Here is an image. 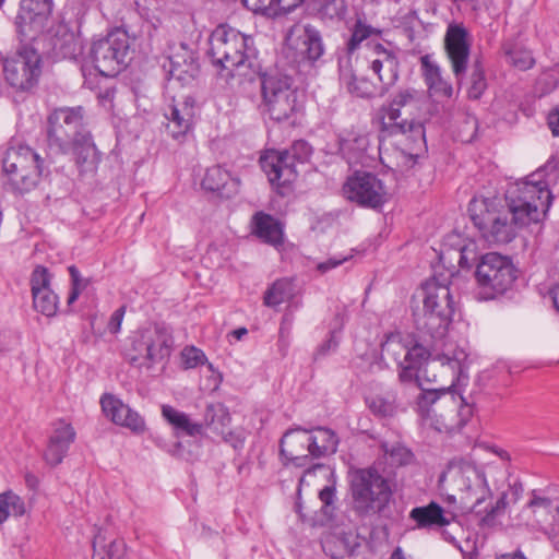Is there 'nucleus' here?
<instances>
[{
  "label": "nucleus",
  "mask_w": 559,
  "mask_h": 559,
  "mask_svg": "<svg viewBox=\"0 0 559 559\" xmlns=\"http://www.w3.org/2000/svg\"><path fill=\"white\" fill-rule=\"evenodd\" d=\"M507 209L498 198H474L468 213L481 237L491 245L511 242L520 228L542 222L554 195L544 180L532 182L526 177L510 185L504 194Z\"/></svg>",
  "instance_id": "f257e3e1"
},
{
  "label": "nucleus",
  "mask_w": 559,
  "mask_h": 559,
  "mask_svg": "<svg viewBox=\"0 0 559 559\" xmlns=\"http://www.w3.org/2000/svg\"><path fill=\"white\" fill-rule=\"evenodd\" d=\"M46 142L49 158L72 153L81 175L97 170L100 157L86 128L84 107L53 109L47 117Z\"/></svg>",
  "instance_id": "f03ea898"
},
{
  "label": "nucleus",
  "mask_w": 559,
  "mask_h": 559,
  "mask_svg": "<svg viewBox=\"0 0 559 559\" xmlns=\"http://www.w3.org/2000/svg\"><path fill=\"white\" fill-rule=\"evenodd\" d=\"M448 388L423 390L417 396V412L424 423L439 432L460 430L473 416V406L461 394Z\"/></svg>",
  "instance_id": "7ed1b4c3"
},
{
  "label": "nucleus",
  "mask_w": 559,
  "mask_h": 559,
  "mask_svg": "<svg viewBox=\"0 0 559 559\" xmlns=\"http://www.w3.org/2000/svg\"><path fill=\"white\" fill-rule=\"evenodd\" d=\"M424 99L423 92L414 87H401L391 100L379 108L380 136H404L412 144V148L425 146L426 133L421 122L415 119H402V109L417 108Z\"/></svg>",
  "instance_id": "20e7f679"
},
{
  "label": "nucleus",
  "mask_w": 559,
  "mask_h": 559,
  "mask_svg": "<svg viewBox=\"0 0 559 559\" xmlns=\"http://www.w3.org/2000/svg\"><path fill=\"white\" fill-rule=\"evenodd\" d=\"M260 80L263 112L276 122L296 126L304 100L293 78L277 70H270L262 73Z\"/></svg>",
  "instance_id": "39448f33"
},
{
  "label": "nucleus",
  "mask_w": 559,
  "mask_h": 559,
  "mask_svg": "<svg viewBox=\"0 0 559 559\" xmlns=\"http://www.w3.org/2000/svg\"><path fill=\"white\" fill-rule=\"evenodd\" d=\"M255 56L253 38L227 24L216 26L209 37L207 57L218 69L233 72L251 68Z\"/></svg>",
  "instance_id": "423d86ee"
},
{
  "label": "nucleus",
  "mask_w": 559,
  "mask_h": 559,
  "mask_svg": "<svg viewBox=\"0 0 559 559\" xmlns=\"http://www.w3.org/2000/svg\"><path fill=\"white\" fill-rule=\"evenodd\" d=\"M440 481H448L452 491H457L461 512L483 514V503L491 496L481 468L466 461L451 463Z\"/></svg>",
  "instance_id": "0eeeda50"
},
{
  "label": "nucleus",
  "mask_w": 559,
  "mask_h": 559,
  "mask_svg": "<svg viewBox=\"0 0 559 559\" xmlns=\"http://www.w3.org/2000/svg\"><path fill=\"white\" fill-rule=\"evenodd\" d=\"M423 309L416 314V324L431 335L442 338L452 321L454 301L448 285L436 281L427 282L423 288Z\"/></svg>",
  "instance_id": "6e6552de"
},
{
  "label": "nucleus",
  "mask_w": 559,
  "mask_h": 559,
  "mask_svg": "<svg viewBox=\"0 0 559 559\" xmlns=\"http://www.w3.org/2000/svg\"><path fill=\"white\" fill-rule=\"evenodd\" d=\"M350 488L353 508L361 516L382 512L393 495L390 481L373 467L354 472Z\"/></svg>",
  "instance_id": "1a4fd4ad"
},
{
  "label": "nucleus",
  "mask_w": 559,
  "mask_h": 559,
  "mask_svg": "<svg viewBox=\"0 0 559 559\" xmlns=\"http://www.w3.org/2000/svg\"><path fill=\"white\" fill-rule=\"evenodd\" d=\"M479 300H490L507 292L516 278L512 261L497 252L484 254L475 272Z\"/></svg>",
  "instance_id": "9d476101"
},
{
  "label": "nucleus",
  "mask_w": 559,
  "mask_h": 559,
  "mask_svg": "<svg viewBox=\"0 0 559 559\" xmlns=\"http://www.w3.org/2000/svg\"><path fill=\"white\" fill-rule=\"evenodd\" d=\"M130 40L126 31L116 28L105 37L92 43L88 58L94 68L104 76H116L130 60Z\"/></svg>",
  "instance_id": "9b49d317"
},
{
  "label": "nucleus",
  "mask_w": 559,
  "mask_h": 559,
  "mask_svg": "<svg viewBox=\"0 0 559 559\" xmlns=\"http://www.w3.org/2000/svg\"><path fill=\"white\" fill-rule=\"evenodd\" d=\"M312 152V146L307 141L297 140L288 148L264 151L259 158V163L265 175L306 174L310 171L309 165Z\"/></svg>",
  "instance_id": "f8f14e48"
},
{
  "label": "nucleus",
  "mask_w": 559,
  "mask_h": 559,
  "mask_svg": "<svg viewBox=\"0 0 559 559\" xmlns=\"http://www.w3.org/2000/svg\"><path fill=\"white\" fill-rule=\"evenodd\" d=\"M3 74L8 84L16 91L34 88L41 74L40 55L31 47H23L3 60Z\"/></svg>",
  "instance_id": "ddd939ff"
},
{
  "label": "nucleus",
  "mask_w": 559,
  "mask_h": 559,
  "mask_svg": "<svg viewBox=\"0 0 559 559\" xmlns=\"http://www.w3.org/2000/svg\"><path fill=\"white\" fill-rule=\"evenodd\" d=\"M173 344V336L166 328L156 325L154 329H146L133 342L138 355L131 357V361L151 367L170 355Z\"/></svg>",
  "instance_id": "4468645a"
},
{
  "label": "nucleus",
  "mask_w": 559,
  "mask_h": 559,
  "mask_svg": "<svg viewBox=\"0 0 559 559\" xmlns=\"http://www.w3.org/2000/svg\"><path fill=\"white\" fill-rule=\"evenodd\" d=\"M309 440V429L296 427L288 429L280 442V454L284 459L285 466L307 468L305 475L299 479V486L305 483L306 475L323 467L322 464H312Z\"/></svg>",
  "instance_id": "2eb2a0df"
},
{
  "label": "nucleus",
  "mask_w": 559,
  "mask_h": 559,
  "mask_svg": "<svg viewBox=\"0 0 559 559\" xmlns=\"http://www.w3.org/2000/svg\"><path fill=\"white\" fill-rule=\"evenodd\" d=\"M342 191L346 200L362 207L378 209L388 201V192L378 177H347Z\"/></svg>",
  "instance_id": "dca6fc26"
},
{
  "label": "nucleus",
  "mask_w": 559,
  "mask_h": 559,
  "mask_svg": "<svg viewBox=\"0 0 559 559\" xmlns=\"http://www.w3.org/2000/svg\"><path fill=\"white\" fill-rule=\"evenodd\" d=\"M53 163V158L48 157V160H46L27 145L9 147L2 158V167L5 175H14L16 173L43 175L44 173L60 171L58 167H49Z\"/></svg>",
  "instance_id": "f3484780"
},
{
  "label": "nucleus",
  "mask_w": 559,
  "mask_h": 559,
  "mask_svg": "<svg viewBox=\"0 0 559 559\" xmlns=\"http://www.w3.org/2000/svg\"><path fill=\"white\" fill-rule=\"evenodd\" d=\"M430 357V352L423 344L415 343L411 345L408 343L405 362H409L423 369L424 376L428 381L437 382L436 374H432V378L428 376L429 370H435L438 364L443 372L451 371L454 379H460L463 373V361L466 358V355L463 350L455 354L453 357H449L448 355H443L438 360L433 359L428 361Z\"/></svg>",
  "instance_id": "a211bd4d"
},
{
  "label": "nucleus",
  "mask_w": 559,
  "mask_h": 559,
  "mask_svg": "<svg viewBox=\"0 0 559 559\" xmlns=\"http://www.w3.org/2000/svg\"><path fill=\"white\" fill-rule=\"evenodd\" d=\"M444 49L451 62L452 72L457 83L461 84L467 70L471 53L468 32L463 24L451 23L448 25L444 36Z\"/></svg>",
  "instance_id": "6ab92c4d"
},
{
  "label": "nucleus",
  "mask_w": 559,
  "mask_h": 559,
  "mask_svg": "<svg viewBox=\"0 0 559 559\" xmlns=\"http://www.w3.org/2000/svg\"><path fill=\"white\" fill-rule=\"evenodd\" d=\"M300 62L314 66L324 55V44L320 31L310 25L294 26L287 37Z\"/></svg>",
  "instance_id": "aec40b11"
},
{
  "label": "nucleus",
  "mask_w": 559,
  "mask_h": 559,
  "mask_svg": "<svg viewBox=\"0 0 559 559\" xmlns=\"http://www.w3.org/2000/svg\"><path fill=\"white\" fill-rule=\"evenodd\" d=\"M52 12V0H21L16 25L22 35L39 33Z\"/></svg>",
  "instance_id": "412c9836"
},
{
  "label": "nucleus",
  "mask_w": 559,
  "mask_h": 559,
  "mask_svg": "<svg viewBox=\"0 0 559 559\" xmlns=\"http://www.w3.org/2000/svg\"><path fill=\"white\" fill-rule=\"evenodd\" d=\"M103 413L114 424L126 427L133 432H142L145 429V421L138 412L124 404L120 399L106 393L100 399Z\"/></svg>",
  "instance_id": "4be33fe9"
},
{
  "label": "nucleus",
  "mask_w": 559,
  "mask_h": 559,
  "mask_svg": "<svg viewBox=\"0 0 559 559\" xmlns=\"http://www.w3.org/2000/svg\"><path fill=\"white\" fill-rule=\"evenodd\" d=\"M75 437L76 432L71 424L64 420L55 423L43 454L45 462L50 466L59 465L68 454L71 444L75 441Z\"/></svg>",
  "instance_id": "5701e85b"
},
{
  "label": "nucleus",
  "mask_w": 559,
  "mask_h": 559,
  "mask_svg": "<svg viewBox=\"0 0 559 559\" xmlns=\"http://www.w3.org/2000/svg\"><path fill=\"white\" fill-rule=\"evenodd\" d=\"M49 46L56 59L76 60L83 51L80 36L64 23H59L52 27Z\"/></svg>",
  "instance_id": "b1692460"
},
{
  "label": "nucleus",
  "mask_w": 559,
  "mask_h": 559,
  "mask_svg": "<svg viewBox=\"0 0 559 559\" xmlns=\"http://www.w3.org/2000/svg\"><path fill=\"white\" fill-rule=\"evenodd\" d=\"M194 115V102L190 96L181 103L169 106L165 118L168 120L167 132L173 139L179 140L192 129Z\"/></svg>",
  "instance_id": "393cba45"
},
{
  "label": "nucleus",
  "mask_w": 559,
  "mask_h": 559,
  "mask_svg": "<svg viewBox=\"0 0 559 559\" xmlns=\"http://www.w3.org/2000/svg\"><path fill=\"white\" fill-rule=\"evenodd\" d=\"M456 518L452 510H444L436 502L424 507H416L411 510L409 519L416 523L418 528L443 527L449 525Z\"/></svg>",
  "instance_id": "a878e982"
},
{
  "label": "nucleus",
  "mask_w": 559,
  "mask_h": 559,
  "mask_svg": "<svg viewBox=\"0 0 559 559\" xmlns=\"http://www.w3.org/2000/svg\"><path fill=\"white\" fill-rule=\"evenodd\" d=\"M522 493V483L519 479L510 480L508 483V488L501 491L496 503H488L483 508V514H480L479 521L483 524L490 525L498 516L506 512L508 507L516 503Z\"/></svg>",
  "instance_id": "bb28decb"
},
{
  "label": "nucleus",
  "mask_w": 559,
  "mask_h": 559,
  "mask_svg": "<svg viewBox=\"0 0 559 559\" xmlns=\"http://www.w3.org/2000/svg\"><path fill=\"white\" fill-rule=\"evenodd\" d=\"M252 234L263 242L280 247L284 242V227L278 219L264 212H257L251 219Z\"/></svg>",
  "instance_id": "cd10ccee"
},
{
  "label": "nucleus",
  "mask_w": 559,
  "mask_h": 559,
  "mask_svg": "<svg viewBox=\"0 0 559 559\" xmlns=\"http://www.w3.org/2000/svg\"><path fill=\"white\" fill-rule=\"evenodd\" d=\"M378 48L381 49V58L372 60L370 69L378 75L382 84L380 95H383L397 82L400 62L393 52L388 51L381 45H378Z\"/></svg>",
  "instance_id": "c85d7f7f"
},
{
  "label": "nucleus",
  "mask_w": 559,
  "mask_h": 559,
  "mask_svg": "<svg viewBox=\"0 0 559 559\" xmlns=\"http://www.w3.org/2000/svg\"><path fill=\"white\" fill-rule=\"evenodd\" d=\"M420 70L430 93L447 98L452 97V84L443 79L441 68L436 61H433L430 55H424L420 57Z\"/></svg>",
  "instance_id": "c756f323"
},
{
  "label": "nucleus",
  "mask_w": 559,
  "mask_h": 559,
  "mask_svg": "<svg viewBox=\"0 0 559 559\" xmlns=\"http://www.w3.org/2000/svg\"><path fill=\"white\" fill-rule=\"evenodd\" d=\"M309 453L313 459L324 457L334 454L338 447V437L326 427H316L309 430Z\"/></svg>",
  "instance_id": "7c9ffc66"
},
{
  "label": "nucleus",
  "mask_w": 559,
  "mask_h": 559,
  "mask_svg": "<svg viewBox=\"0 0 559 559\" xmlns=\"http://www.w3.org/2000/svg\"><path fill=\"white\" fill-rule=\"evenodd\" d=\"M340 80L347 91L360 98H371L377 95V86L367 78H358L350 66L349 59L340 63Z\"/></svg>",
  "instance_id": "2f4dec72"
},
{
  "label": "nucleus",
  "mask_w": 559,
  "mask_h": 559,
  "mask_svg": "<svg viewBox=\"0 0 559 559\" xmlns=\"http://www.w3.org/2000/svg\"><path fill=\"white\" fill-rule=\"evenodd\" d=\"M163 417L177 430L190 437L203 435V425L195 423L190 417L173 406L164 405L162 407Z\"/></svg>",
  "instance_id": "473e14b6"
},
{
  "label": "nucleus",
  "mask_w": 559,
  "mask_h": 559,
  "mask_svg": "<svg viewBox=\"0 0 559 559\" xmlns=\"http://www.w3.org/2000/svg\"><path fill=\"white\" fill-rule=\"evenodd\" d=\"M231 417L226 406L222 403L209 404L203 415V430L209 429L212 433H223L230 425Z\"/></svg>",
  "instance_id": "72a5a7b5"
},
{
  "label": "nucleus",
  "mask_w": 559,
  "mask_h": 559,
  "mask_svg": "<svg viewBox=\"0 0 559 559\" xmlns=\"http://www.w3.org/2000/svg\"><path fill=\"white\" fill-rule=\"evenodd\" d=\"M200 186L213 197L230 198L238 191L240 180L237 177H202Z\"/></svg>",
  "instance_id": "f704fd0d"
},
{
  "label": "nucleus",
  "mask_w": 559,
  "mask_h": 559,
  "mask_svg": "<svg viewBox=\"0 0 559 559\" xmlns=\"http://www.w3.org/2000/svg\"><path fill=\"white\" fill-rule=\"evenodd\" d=\"M408 342L403 338L401 333H390L381 343V354L383 357L393 359L397 366L405 362Z\"/></svg>",
  "instance_id": "c9c22d12"
},
{
  "label": "nucleus",
  "mask_w": 559,
  "mask_h": 559,
  "mask_svg": "<svg viewBox=\"0 0 559 559\" xmlns=\"http://www.w3.org/2000/svg\"><path fill=\"white\" fill-rule=\"evenodd\" d=\"M293 296V283L286 278L277 280L264 293L263 304L266 307L273 308L288 301Z\"/></svg>",
  "instance_id": "e433bc0d"
},
{
  "label": "nucleus",
  "mask_w": 559,
  "mask_h": 559,
  "mask_svg": "<svg viewBox=\"0 0 559 559\" xmlns=\"http://www.w3.org/2000/svg\"><path fill=\"white\" fill-rule=\"evenodd\" d=\"M528 508L532 509L535 521L540 525L542 531L543 526L548 525L551 515L559 510V507L555 506L551 499L539 496L535 490L532 492Z\"/></svg>",
  "instance_id": "4c0bfd02"
},
{
  "label": "nucleus",
  "mask_w": 559,
  "mask_h": 559,
  "mask_svg": "<svg viewBox=\"0 0 559 559\" xmlns=\"http://www.w3.org/2000/svg\"><path fill=\"white\" fill-rule=\"evenodd\" d=\"M503 50L508 62L521 71H526L535 64L531 50L518 44L508 41L503 45Z\"/></svg>",
  "instance_id": "58836bf2"
},
{
  "label": "nucleus",
  "mask_w": 559,
  "mask_h": 559,
  "mask_svg": "<svg viewBox=\"0 0 559 559\" xmlns=\"http://www.w3.org/2000/svg\"><path fill=\"white\" fill-rule=\"evenodd\" d=\"M25 512L24 501L14 492L0 493V524L9 516H21Z\"/></svg>",
  "instance_id": "ea45409f"
},
{
  "label": "nucleus",
  "mask_w": 559,
  "mask_h": 559,
  "mask_svg": "<svg viewBox=\"0 0 559 559\" xmlns=\"http://www.w3.org/2000/svg\"><path fill=\"white\" fill-rule=\"evenodd\" d=\"M314 9L322 20H342L347 7L345 0H314Z\"/></svg>",
  "instance_id": "a19ab883"
},
{
  "label": "nucleus",
  "mask_w": 559,
  "mask_h": 559,
  "mask_svg": "<svg viewBox=\"0 0 559 559\" xmlns=\"http://www.w3.org/2000/svg\"><path fill=\"white\" fill-rule=\"evenodd\" d=\"M487 90V79L485 69L479 60L473 63L469 75V86L467 88V97L469 99H479Z\"/></svg>",
  "instance_id": "79ce46f5"
},
{
  "label": "nucleus",
  "mask_w": 559,
  "mask_h": 559,
  "mask_svg": "<svg viewBox=\"0 0 559 559\" xmlns=\"http://www.w3.org/2000/svg\"><path fill=\"white\" fill-rule=\"evenodd\" d=\"M34 308L46 317H53L58 310V296L51 290H41L33 295Z\"/></svg>",
  "instance_id": "37998d69"
},
{
  "label": "nucleus",
  "mask_w": 559,
  "mask_h": 559,
  "mask_svg": "<svg viewBox=\"0 0 559 559\" xmlns=\"http://www.w3.org/2000/svg\"><path fill=\"white\" fill-rule=\"evenodd\" d=\"M384 453L389 456L392 465L405 466L409 465L414 461L413 452L402 444H394L390 448L388 444L382 445Z\"/></svg>",
  "instance_id": "c03bdc74"
},
{
  "label": "nucleus",
  "mask_w": 559,
  "mask_h": 559,
  "mask_svg": "<svg viewBox=\"0 0 559 559\" xmlns=\"http://www.w3.org/2000/svg\"><path fill=\"white\" fill-rule=\"evenodd\" d=\"M181 361L186 369L197 368L198 366L204 365L206 362L205 354L194 347V346H186L181 350Z\"/></svg>",
  "instance_id": "a18cd8bd"
},
{
  "label": "nucleus",
  "mask_w": 559,
  "mask_h": 559,
  "mask_svg": "<svg viewBox=\"0 0 559 559\" xmlns=\"http://www.w3.org/2000/svg\"><path fill=\"white\" fill-rule=\"evenodd\" d=\"M370 411L382 417L392 416L395 412V404L393 399L374 396L368 400Z\"/></svg>",
  "instance_id": "49530a36"
},
{
  "label": "nucleus",
  "mask_w": 559,
  "mask_h": 559,
  "mask_svg": "<svg viewBox=\"0 0 559 559\" xmlns=\"http://www.w3.org/2000/svg\"><path fill=\"white\" fill-rule=\"evenodd\" d=\"M368 146L369 139L366 134H353L342 142V150L348 153L352 152L355 156L365 153Z\"/></svg>",
  "instance_id": "de8ad7c7"
},
{
  "label": "nucleus",
  "mask_w": 559,
  "mask_h": 559,
  "mask_svg": "<svg viewBox=\"0 0 559 559\" xmlns=\"http://www.w3.org/2000/svg\"><path fill=\"white\" fill-rule=\"evenodd\" d=\"M371 27L358 20L347 41L348 51H355L360 46V44L371 35Z\"/></svg>",
  "instance_id": "09e8293b"
},
{
  "label": "nucleus",
  "mask_w": 559,
  "mask_h": 559,
  "mask_svg": "<svg viewBox=\"0 0 559 559\" xmlns=\"http://www.w3.org/2000/svg\"><path fill=\"white\" fill-rule=\"evenodd\" d=\"M50 275L48 270L44 266H37L32 274L31 285H32V294L35 295L37 292L51 289L50 286Z\"/></svg>",
  "instance_id": "8fccbe9b"
},
{
  "label": "nucleus",
  "mask_w": 559,
  "mask_h": 559,
  "mask_svg": "<svg viewBox=\"0 0 559 559\" xmlns=\"http://www.w3.org/2000/svg\"><path fill=\"white\" fill-rule=\"evenodd\" d=\"M271 188L281 197H288L293 193V181L288 177H270Z\"/></svg>",
  "instance_id": "3c124183"
},
{
  "label": "nucleus",
  "mask_w": 559,
  "mask_h": 559,
  "mask_svg": "<svg viewBox=\"0 0 559 559\" xmlns=\"http://www.w3.org/2000/svg\"><path fill=\"white\" fill-rule=\"evenodd\" d=\"M217 436L221 437L224 442L231 445L235 450H241L243 448L246 438L242 430L237 429L226 431L225 429L223 433H218Z\"/></svg>",
  "instance_id": "603ef678"
},
{
  "label": "nucleus",
  "mask_w": 559,
  "mask_h": 559,
  "mask_svg": "<svg viewBox=\"0 0 559 559\" xmlns=\"http://www.w3.org/2000/svg\"><path fill=\"white\" fill-rule=\"evenodd\" d=\"M69 273L71 275L72 289L68 297V304L71 305L78 299L79 295L81 294L82 289L84 288V285L82 284L81 274L75 266H73V265L70 266Z\"/></svg>",
  "instance_id": "864d4df0"
},
{
  "label": "nucleus",
  "mask_w": 559,
  "mask_h": 559,
  "mask_svg": "<svg viewBox=\"0 0 559 559\" xmlns=\"http://www.w3.org/2000/svg\"><path fill=\"white\" fill-rule=\"evenodd\" d=\"M400 372L399 378L401 382L408 383L414 380H418L419 376L418 372H423V369L412 365L409 362H404L402 366H399Z\"/></svg>",
  "instance_id": "5fc2aeb1"
},
{
  "label": "nucleus",
  "mask_w": 559,
  "mask_h": 559,
  "mask_svg": "<svg viewBox=\"0 0 559 559\" xmlns=\"http://www.w3.org/2000/svg\"><path fill=\"white\" fill-rule=\"evenodd\" d=\"M543 532L548 536L554 545L559 544V510L551 515V520L548 525L543 526Z\"/></svg>",
  "instance_id": "6e6d98bb"
},
{
  "label": "nucleus",
  "mask_w": 559,
  "mask_h": 559,
  "mask_svg": "<svg viewBox=\"0 0 559 559\" xmlns=\"http://www.w3.org/2000/svg\"><path fill=\"white\" fill-rule=\"evenodd\" d=\"M27 178L28 177H11L7 185L13 192L23 194L29 191L32 187L36 186V182L25 186Z\"/></svg>",
  "instance_id": "4d7b16f0"
},
{
  "label": "nucleus",
  "mask_w": 559,
  "mask_h": 559,
  "mask_svg": "<svg viewBox=\"0 0 559 559\" xmlns=\"http://www.w3.org/2000/svg\"><path fill=\"white\" fill-rule=\"evenodd\" d=\"M127 547L122 539H115L110 543L107 555L109 559H124Z\"/></svg>",
  "instance_id": "13d9d810"
},
{
  "label": "nucleus",
  "mask_w": 559,
  "mask_h": 559,
  "mask_svg": "<svg viewBox=\"0 0 559 559\" xmlns=\"http://www.w3.org/2000/svg\"><path fill=\"white\" fill-rule=\"evenodd\" d=\"M124 312H126V308L120 307L117 310H115L114 313L111 314L108 325H107L108 331L111 334H117L120 331L121 323H122V320L124 317Z\"/></svg>",
  "instance_id": "bf43d9fd"
},
{
  "label": "nucleus",
  "mask_w": 559,
  "mask_h": 559,
  "mask_svg": "<svg viewBox=\"0 0 559 559\" xmlns=\"http://www.w3.org/2000/svg\"><path fill=\"white\" fill-rule=\"evenodd\" d=\"M348 259H349V257L329 258L326 261L318 263L317 270L321 274H324V273L340 266L341 264L346 262Z\"/></svg>",
  "instance_id": "052dcab7"
},
{
  "label": "nucleus",
  "mask_w": 559,
  "mask_h": 559,
  "mask_svg": "<svg viewBox=\"0 0 559 559\" xmlns=\"http://www.w3.org/2000/svg\"><path fill=\"white\" fill-rule=\"evenodd\" d=\"M559 175V157L552 156L550 157L545 165L539 167L535 173L532 175Z\"/></svg>",
  "instance_id": "680f3d73"
},
{
  "label": "nucleus",
  "mask_w": 559,
  "mask_h": 559,
  "mask_svg": "<svg viewBox=\"0 0 559 559\" xmlns=\"http://www.w3.org/2000/svg\"><path fill=\"white\" fill-rule=\"evenodd\" d=\"M319 499L321 500V502L325 507H330V506L333 504L334 499H335V485H334V483L323 487L319 491Z\"/></svg>",
  "instance_id": "e2e57ef3"
},
{
  "label": "nucleus",
  "mask_w": 559,
  "mask_h": 559,
  "mask_svg": "<svg viewBox=\"0 0 559 559\" xmlns=\"http://www.w3.org/2000/svg\"><path fill=\"white\" fill-rule=\"evenodd\" d=\"M281 8V0H257L254 3V10L266 12Z\"/></svg>",
  "instance_id": "0e129e2a"
},
{
  "label": "nucleus",
  "mask_w": 559,
  "mask_h": 559,
  "mask_svg": "<svg viewBox=\"0 0 559 559\" xmlns=\"http://www.w3.org/2000/svg\"><path fill=\"white\" fill-rule=\"evenodd\" d=\"M547 123L554 136H559V110L554 109L549 112Z\"/></svg>",
  "instance_id": "69168bd1"
},
{
  "label": "nucleus",
  "mask_w": 559,
  "mask_h": 559,
  "mask_svg": "<svg viewBox=\"0 0 559 559\" xmlns=\"http://www.w3.org/2000/svg\"><path fill=\"white\" fill-rule=\"evenodd\" d=\"M305 0H281V9L290 12L299 7Z\"/></svg>",
  "instance_id": "338daca9"
},
{
  "label": "nucleus",
  "mask_w": 559,
  "mask_h": 559,
  "mask_svg": "<svg viewBox=\"0 0 559 559\" xmlns=\"http://www.w3.org/2000/svg\"><path fill=\"white\" fill-rule=\"evenodd\" d=\"M445 501L448 502L449 506L453 507L452 511L455 512V509H459L461 511L457 491H453V493L447 495Z\"/></svg>",
  "instance_id": "774afa93"
}]
</instances>
